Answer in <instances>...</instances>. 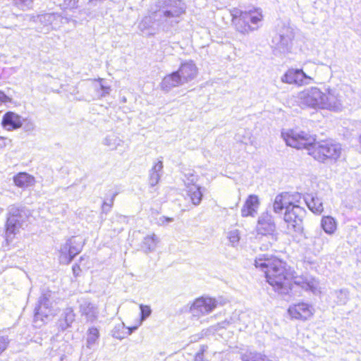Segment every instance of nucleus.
<instances>
[{
    "instance_id": "nucleus-48",
    "label": "nucleus",
    "mask_w": 361,
    "mask_h": 361,
    "mask_svg": "<svg viewBox=\"0 0 361 361\" xmlns=\"http://www.w3.org/2000/svg\"><path fill=\"white\" fill-rule=\"evenodd\" d=\"M8 142H11V140L6 137L0 136V147H5L8 145Z\"/></svg>"
},
{
    "instance_id": "nucleus-10",
    "label": "nucleus",
    "mask_w": 361,
    "mask_h": 361,
    "mask_svg": "<svg viewBox=\"0 0 361 361\" xmlns=\"http://www.w3.org/2000/svg\"><path fill=\"white\" fill-rule=\"evenodd\" d=\"M281 80L288 84L303 85L310 84L312 78L304 73L302 69H290L284 74Z\"/></svg>"
},
{
    "instance_id": "nucleus-42",
    "label": "nucleus",
    "mask_w": 361,
    "mask_h": 361,
    "mask_svg": "<svg viewBox=\"0 0 361 361\" xmlns=\"http://www.w3.org/2000/svg\"><path fill=\"white\" fill-rule=\"evenodd\" d=\"M116 193H114L111 198V204H108L106 202H104L102 207V214H108L112 207V205L114 204V198L116 196Z\"/></svg>"
},
{
    "instance_id": "nucleus-45",
    "label": "nucleus",
    "mask_w": 361,
    "mask_h": 361,
    "mask_svg": "<svg viewBox=\"0 0 361 361\" xmlns=\"http://www.w3.org/2000/svg\"><path fill=\"white\" fill-rule=\"evenodd\" d=\"M10 102L11 98L8 97L4 92L0 90V105Z\"/></svg>"
},
{
    "instance_id": "nucleus-18",
    "label": "nucleus",
    "mask_w": 361,
    "mask_h": 361,
    "mask_svg": "<svg viewBox=\"0 0 361 361\" xmlns=\"http://www.w3.org/2000/svg\"><path fill=\"white\" fill-rule=\"evenodd\" d=\"M259 206V197L255 195H250L241 209L242 216H255L257 213Z\"/></svg>"
},
{
    "instance_id": "nucleus-11",
    "label": "nucleus",
    "mask_w": 361,
    "mask_h": 361,
    "mask_svg": "<svg viewBox=\"0 0 361 361\" xmlns=\"http://www.w3.org/2000/svg\"><path fill=\"white\" fill-rule=\"evenodd\" d=\"M231 15L232 16L233 23L235 25V29L243 33L246 34L250 31H252L257 29V27H252L249 24L247 18H244L245 12L234 8L231 10Z\"/></svg>"
},
{
    "instance_id": "nucleus-25",
    "label": "nucleus",
    "mask_w": 361,
    "mask_h": 361,
    "mask_svg": "<svg viewBox=\"0 0 361 361\" xmlns=\"http://www.w3.org/2000/svg\"><path fill=\"white\" fill-rule=\"evenodd\" d=\"M163 161L161 160H159L157 163L154 164L153 167L149 171V184L150 186H155L159 181L161 172L163 170Z\"/></svg>"
},
{
    "instance_id": "nucleus-35",
    "label": "nucleus",
    "mask_w": 361,
    "mask_h": 361,
    "mask_svg": "<svg viewBox=\"0 0 361 361\" xmlns=\"http://www.w3.org/2000/svg\"><path fill=\"white\" fill-rule=\"evenodd\" d=\"M227 238H228L231 245L233 247H236L240 239V231L238 229H233L228 231Z\"/></svg>"
},
{
    "instance_id": "nucleus-36",
    "label": "nucleus",
    "mask_w": 361,
    "mask_h": 361,
    "mask_svg": "<svg viewBox=\"0 0 361 361\" xmlns=\"http://www.w3.org/2000/svg\"><path fill=\"white\" fill-rule=\"evenodd\" d=\"M81 247L80 245H75L73 240L71 239V249H70V255L71 257H68L66 262H71L73 259L80 252Z\"/></svg>"
},
{
    "instance_id": "nucleus-53",
    "label": "nucleus",
    "mask_w": 361,
    "mask_h": 361,
    "mask_svg": "<svg viewBox=\"0 0 361 361\" xmlns=\"http://www.w3.org/2000/svg\"><path fill=\"white\" fill-rule=\"evenodd\" d=\"M59 361H68V356L64 354L61 355Z\"/></svg>"
},
{
    "instance_id": "nucleus-44",
    "label": "nucleus",
    "mask_w": 361,
    "mask_h": 361,
    "mask_svg": "<svg viewBox=\"0 0 361 361\" xmlns=\"http://www.w3.org/2000/svg\"><path fill=\"white\" fill-rule=\"evenodd\" d=\"M99 81H100V89L102 90V93H101V96L102 97H105L106 96L107 94H109V92H110V87L109 86H106L104 85H103L102 83V79L99 78Z\"/></svg>"
},
{
    "instance_id": "nucleus-43",
    "label": "nucleus",
    "mask_w": 361,
    "mask_h": 361,
    "mask_svg": "<svg viewBox=\"0 0 361 361\" xmlns=\"http://www.w3.org/2000/svg\"><path fill=\"white\" fill-rule=\"evenodd\" d=\"M79 0H63V5L66 8H77Z\"/></svg>"
},
{
    "instance_id": "nucleus-40",
    "label": "nucleus",
    "mask_w": 361,
    "mask_h": 361,
    "mask_svg": "<svg viewBox=\"0 0 361 361\" xmlns=\"http://www.w3.org/2000/svg\"><path fill=\"white\" fill-rule=\"evenodd\" d=\"M14 1L22 10L30 8L32 4V0H14Z\"/></svg>"
},
{
    "instance_id": "nucleus-4",
    "label": "nucleus",
    "mask_w": 361,
    "mask_h": 361,
    "mask_svg": "<svg viewBox=\"0 0 361 361\" xmlns=\"http://www.w3.org/2000/svg\"><path fill=\"white\" fill-rule=\"evenodd\" d=\"M197 68L192 61L182 63L178 71L166 75L161 83V89L169 92L172 88L183 85L194 80L197 75Z\"/></svg>"
},
{
    "instance_id": "nucleus-23",
    "label": "nucleus",
    "mask_w": 361,
    "mask_h": 361,
    "mask_svg": "<svg viewBox=\"0 0 361 361\" xmlns=\"http://www.w3.org/2000/svg\"><path fill=\"white\" fill-rule=\"evenodd\" d=\"M202 190L204 189L200 185L188 186L186 190L187 195L190 197L194 206L200 204L203 197Z\"/></svg>"
},
{
    "instance_id": "nucleus-37",
    "label": "nucleus",
    "mask_w": 361,
    "mask_h": 361,
    "mask_svg": "<svg viewBox=\"0 0 361 361\" xmlns=\"http://www.w3.org/2000/svg\"><path fill=\"white\" fill-rule=\"evenodd\" d=\"M140 321L139 325L144 322L147 317H149L152 313V310L149 306L141 304L140 305Z\"/></svg>"
},
{
    "instance_id": "nucleus-26",
    "label": "nucleus",
    "mask_w": 361,
    "mask_h": 361,
    "mask_svg": "<svg viewBox=\"0 0 361 361\" xmlns=\"http://www.w3.org/2000/svg\"><path fill=\"white\" fill-rule=\"evenodd\" d=\"M304 201L308 208L314 213H321L324 209L321 199L317 196L307 195Z\"/></svg>"
},
{
    "instance_id": "nucleus-2",
    "label": "nucleus",
    "mask_w": 361,
    "mask_h": 361,
    "mask_svg": "<svg viewBox=\"0 0 361 361\" xmlns=\"http://www.w3.org/2000/svg\"><path fill=\"white\" fill-rule=\"evenodd\" d=\"M185 12V4L180 0H159L151 6L149 15L142 19L140 27L147 30L156 27L168 31L181 21Z\"/></svg>"
},
{
    "instance_id": "nucleus-15",
    "label": "nucleus",
    "mask_w": 361,
    "mask_h": 361,
    "mask_svg": "<svg viewBox=\"0 0 361 361\" xmlns=\"http://www.w3.org/2000/svg\"><path fill=\"white\" fill-rule=\"evenodd\" d=\"M313 308L307 303L301 302L293 305L288 308V313L292 318L305 320L312 315Z\"/></svg>"
},
{
    "instance_id": "nucleus-38",
    "label": "nucleus",
    "mask_w": 361,
    "mask_h": 361,
    "mask_svg": "<svg viewBox=\"0 0 361 361\" xmlns=\"http://www.w3.org/2000/svg\"><path fill=\"white\" fill-rule=\"evenodd\" d=\"M23 130L27 133H31L35 129V124L33 121L28 118H22V126Z\"/></svg>"
},
{
    "instance_id": "nucleus-20",
    "label": "nucleus",
    "mask_w": 361,
    "mask_h": 361,
    "mask_svg": "<svg viewBox=\"0 0 361 361\" xmlns=\"http://www.w3.org/2000/svg\"><path fill=\"white\" fill-rule=\"evenodd\" d=\"M293 282L295 285L301 287L305 290H310L313 293H315L318 288V282L314 278L305 276L295 277Z\"/></svg>"
},
{
    "instance_id": "nucleus-33",
    "label": "nucleus",
    "mask_w": 361,
    "mask_h": 361,
    "mask_svg": "<svg viewBox=\"0 0 361 361\" xmlns=\"http://www.w3.org/2000/svg\"><path fill=\"white\" fill-rule=\"evenodd\" d=\"M125 329L126 326L123 322L115 326L112 330V336L119 340L124 338L126 336V331H124Z\"/></svg>"
},
{
    "instance_id": "nucleus-54",
    "label": "nucleus",
    "mask_w": 361,
    "mask_h": 361,
    "mask_svg": "<svg viewBox=\"0 0 361 361\" xmlns=\"http://www.w3.org/2000/svg\"><path fill=\"white\" fill-rule=\"evenodd\" d=\"M67 345L64 343L61 346H60V351H63L65 348H67Z\"/></svg>"
},
{
    "instance_id": "nucleus-55",
    "label": "nucleus",
    "mask_w": 361,
    "mask_h": 361,
    "mask_svg": "<svg viewBox=\"0 0 361 361\" xmlns=\"http://www.w3.org/2000/svg\"><path fill=\"white\" fill-rule=\"evenodd\" d=\"M65 21L66 22H68V19L67 18H64Z\"/></svg>"
},
{
    "instance_id": "nucleus-31",
    "label": "nucleus",
    "mask_w": 361,
    "mask_h": 361,
    "mask_svg": "<svg viewBox=\"0 0 361 361\" xmlns=\"http://www.w3.org/2000/svg\"><path fill=\"white\" fill-rule=\"evenodd\" d=\"M244 12L245 15L244 18L247 19L249 24L251 23L252 25H257L262 20V15L261 12H259L258 11H249Z\"/></svg>"
},
{
    "instance_id": "nucleus-34",
    "label": "nucleus",
    "mask_w": 361,
    "mask_h": 361,
    "mask_svg": "<svg viewBox=\"0 0 361 361\" xmlns=\"http://www.w3.org/2000/svg\"><path fill=\"white\" fill-rule=\"evenodd\" d=\"M312 245L314 250L320 252L322 250L324 243L322 231H319L318 234L312 237Z\"/></svg>"
},
{
    "instance_id": "nucleus-46",
    "label": "nucleus",
    "mask_w": 361,
    "mask_h": 361,
    "mask_svg": "<svg viewBox=\"0 0 361 361\" xmlns=\"http://www.w3.org/2000/svg\"><path fill=\"white\" fill-rule=\"evenodd\" d=\"M56 17L61 18V16L58 15V14H54V13H47L42 16V18L44 20H47L48 21H51L53 19L56 18Z\"/></svg>"
},
{
    "instance_id": "nucleus-32",
    "label": "nucleus",
    "mask_w": 361,
    "mask_h": 361,
    "mask_svg": "<svg viewBox=\"0 0 361 361\" xmlns=\"http://www.w3.org/2000/svg\"><path fill=\"white\" fill-rule=\"evenodd\" d=\"M71 249V239L68 240L65 244L61 247L60 250V262L63 264H68L70 262H67L66 259L68 257H71L70 255Z\"/></svg>"
},
{
    "instance_id": "nucleus-28",
    "label": "nucleus",
    "mask_w": 361,
    "mask_h": 361,
    "mask_svg": "<svg viewBox=\"0 0 361 361\" xmlns=\"http://www.w3.org/2000/svg\"><path fill=\"white\" fill-rule=\"evenodd\" d=\"M321 227L326 233L333 234L336 229V222L330 216H323L321 220Z\"/></svg>"
},
{
    "instance_id": "nucleus-21",
    "label": "nucleus",
    "mask_w": 361,
    "mask_h": 361,
    "mask_svg": "<svg viewBox=\"0 0 361 361\" xmlns=\"http://www.w3.org/2000/svg\"><path fill=\"white\" fill-rule=\"evenodd\" d=\"M75 314L72 307H66L63 310L59 320V328L64 331L71 326L75 321Z\"/></svg>"
},
{
    "instance_id": "nucleus-51",
    "label": "nucleus",
    "mask_w": 361,
    "mask_h": 361,
    "mask_svg": "<svg viewBox=\"0 0 361 361\" xmlns=\"http://www.w3.org/2000/svg\"><path fill=\"white\" fill-rule=\"evenodd\" d=\"M240 133H238V134L235 135V140H236L237 141L241 142H243V143H244V144H245V145H247V142H248V141H250V137H248L247 140H246L245 138L244 140H241V139H240Z\"/></svg>"
},
{
    "instance_id": "nucleus-19",
    "label": "nucleus",
    "mask_w": 361,
    "mask_h": 361,
    "mask_svg": "<svg viewBox=\"0 0 361 361\" xmlns=\"http://www.w3.org/2000/svg\"><path fill=\"white\" fill-rule=\"evenodd\" d=\"M273 45L276 50L280 53H286L290 50L291 36L284 34H277L272 39Z\"/></svg>"
},
{
    "instance_id": "nucleus-24",
    "label": "nucleus",
    "mask_w": 361,
    "mask_h": 361,
    "mask_svg": "<svg viewBox=\"0 0 361 361\" xmlns=\"http://www.w3.org/2000/svg\"><path fill=\"white\" fill-rule=\"evenodd\" d=\"M159 243V238L157 235L152 233L147 235L143 238L141 247L145 253L152 252L156 250Z\"/></svg>"
},
{
    "instance_id": "nucleus-49",
    "label": "nucleus",
    "mask_w": 361,
    "mask_h": 361,
    "mask_svg": "<svg viewBox=\"0 0 361 361\" xmlns=\"http://www.w3.org/2000/svg\"><path fill=\"white\" fill-rule=\"evenodd\" d=\"M203 350H202L196 353L195 357V361H203Z\"/></svg>"
},
{
    "instance_id": "nucleus-41",
    "label": "nucleus",
    "mask_w": 361,
    "mask_h": 361,
    "mask_svg": "<svg viewBox=\"0 0 361 361\" xmlns=\"http://www.w3.org/2000/svg\"><path fill=\"white\" fill-rule=\"evenodd\" d=\"M9 342L8 336L0 334V355L7 348Z\"/></svg>"
},
{
    "instance_id": "nucleus-30",
    "label": "nucleus",
    "mask_w": 361,
    "mask_h": 361,
    "mask_svg": "<svg viewBox=\"0 0 361 361\" xmlns=\"http://www.w3.org/2000/svg\"><path fill=\"white\" fill-rule=\"evenodd\" d=\"M99 338V332L97 328L90 327L87 330L86 346L92 349L96 344Z\"/></svg>"
},
{
    "instance_id": "nucleus-50",
    "label": "nucleus",
    "mask_w": 361,
    "mask_h": 361,
    "mask_svg": "<svg viewBox=\"0 0 361 361\" xmlns=\"http://www.w3.org/2000/svg\"><path fill=\"white\" fill-rule=\"evenodd\" d=\"M72 269L73 274L75 276H78L79 275L80 271H81L80 267L78 264L73 265Z\"/></svg>"
},
{
    "instance_id": "nucleus-5",
    "label": "nucleus",
    "mask_w": 361,
    "mask_h": 361,
    "mask_svg": "<svg viewBox=\"0 0 361 361\" xmlns=\"http://www.w3.org/2000/svg\"><path fill=\"white\" fill-rule=\"evenodd\" d=\"M31 216L30 210L25 207L13 204L8 208V216L6 224V238L11 241L20 229L27 225Z\"/></svg>"
},
{
    "instance_id": "nucleus-52",
    "label": "nucleus",
    "mask_w": 361,
    "mask_h": 361,
    "mask_svg": "<svg viewBox=\"0 0 361 361\" xmlns=\"http://www.w3.org/2000/svg\"><path fill=\"white\" fill-rule=\"evenodd\" d=\"M140 325L131 326V327H127L128 331H126V336L130 335L133 331H135Z\"/></svg>"
},
{
    "instance_id": "nucleus-27",
    "label": "nucleus",
    "mask_w": 361,
    "mask_h": 361,
    "mask_svg": "<svg viewBox=\"0 0 361 361\" xmlns=\"http://www.w3.org/2000/svg\"><path fill=\"white\" fill-rule=\"evenodd\" d=\"M331 297L337 305H343L349 300V291L345 288L336 290L331 292Z\"/></svg>"
},
{
    "instance_id": "nucleus-8",
    "label": "nucleus",
    "mask_w": 361,
    "mask_h": 361,
    "mask_svg": "<svg viewBox=\"0 0 361 361\" xmlns=\"http://www.w3.org/2000/svg\"><path fill=\"white\" fill-rule=\"evenodd\" d=\"M218 305V301L211 297H200L196 298L190 307V312L192 317L200 318L201 317L212 312Z\"/></svg>"
},
{
    "instance_id": "nucleus-47",
    "label": "nucleus",
    "mask_w": 361,
    "mask_h": 361,
    "mask_svg": "<svg viewBox=\"0 0 361 361\" xmlns=\"http://www.w3.org/2000/svg\"><path fill=\"white\" fill-rule=\"evenodd\" d=\"M159 224L164 226L166 224L173 221V219L170 217L161 216L159 218Z\"/></svg>"
},
{
    "instance_id": "nucleus-13",
    "label": "nucleus",
    "mask_w": 361,
    "mask_h": 361,
    "mask_svg": "<svg viewBox=\"0 0 361 361\" xmlns=\"http://www.w3.org/2000/svg\"><path fill=\"white\" fill-rule=\"evenodd\" d=\"M298 198H301L300 194L295 193L290 195L288 192H283L276 196L273 209L275 213H281L283 209L293 203V200L298 201Z\"/></svg>"
},
{
    "instance_id": "nucleus-17",
    "label": "nucleus",
    "mask_w": 361,
    "mask_h": 361,
    "mask_svg": "<svg viewBox=\"0 0 361 361\" xmlns=\"http://www.w3.org/2000/svg\"><path fill=\"white\" fill-rule=\"evenodd\" d=\"M1 125L7 130L18 129L22 126V118L13 111H8L2 118Z\"/></svg>"
},
{
    "instance_id": "nucleus-6",
    "label": "nucleus",
    "mask_w": 361,
    "mask_h": 361,
    "mask_svg": "<svg viewBox=\"0 0 361 361\" xmlns=\"http://www.w3.org/2000/svg\"><path fill=\"white\" fill-rule=\"evenodd\" d=\"M51 296L49 290L42 293L35 309L33 325L35 327H41L52 314Z\"/></svg>"
},
{
    "instance_id": "nucleus-14",
    "label": "nucleus",
    "mask_w": 361,
    "mask_h": 361,
    "mask_svg": "<svg viewBox=\"0 0 361 361\" xmlns=\"http://www.w3.org/2000/svg\"><path fill=\"white\" fill-rule=\"evenodd\" d=\"M276 229L272 216L268 212H263L258 219L257 230L262 235L271 234Z\"/></svg>"
},
{
    "instance_id": "nucleus-16",
    "label": "nucleus",
    "mask_w": 361,
    "mask_h": 361,
    "mask_svg": "<svg viewBox=\"0 0 361 361\" xmlns=\"http://www.w3.org/2000/svg\"><path fill=\"white\" fill-rule=\"evenodd\" d=\"M322 109L331 111H341L343 106L341 97L334 90H328L325 92Z\"/></svg>"
},
{
    "instance_id": "nucleus-1",
    "label": "nucleus",
    "mask_w": 361,
    "mask_h": 361,
    "mask_svg": "<svg viewBox=\"0 0 361 361\" xmlns=\"http://www.w3.org/2000/svg\"><path fill=\"white\" fill-rule=\"evenodd\" d=\"M281 137L287 145L298 149H307L308 154L320 162L336 160L341 154V147L339 144L329 141L316 142L314 135L305 131L298 130L282 131Z\"/></svg>"
},
{
    "instance_id": "nucleus-7",
    "label": "nucleus",
    "mask_w": 361,
    "mask_h": 361,
    "mask_svg": "<svg viewBox=\"0 0 361 361\" xmlns=\"http://www.w3.org/2000/svg\"><path fill=\"white\" fill-rule=\"evenodd\" d=\"M300 200L298 198V201L293 200V203L287 207L284 214L285 221L297 232L302 228V219L306 213L303 207L296 204L300 202Z\"/></svg>"
},
{
    "instance_id": "nucleus-22",
    "label": "nucleus",
    "mask_w": 361,
    "mask_h": 361,
    "mask_svg": "<svg viewBox=\"0 0 361 361\" xmlns=\"http://www.w3.org/2000/svg\"><path fill=\"white\" fill-rule=\"evenodd\" d=\"M16 186L22 188L32 186L35 184V178L26 172H20L13 177Z\"/></svg>"
},
{
    "instance_id": "nucleus-9",
    "label": "nucleus",
    "mask_w": 361,
    "mask_h": 361,
    "mask_svg": "<svg viewBox=\"0 0 361 361\" xmlns=\"http://www.w3.org/2000/svg\"><path fill=\"white\" fill-rule=\"evenodd\" d=\"M325 92L316 87H312L300 92L298 99L301 104L314 109H322Z\"/></svg>"
},
{
    "instance_id": "nucleus-39",
    "label": "nucleus",
    "mask_w": 361,
    "mask_h": 361,
    "mask_svg": "<svg viewBox=\"0 0 361 361\" xmlns=\"http://www.w3.org/2000/svg\"><path fill=\"white\" fill-rule=\"evenodd\" d=\"M184 176H185L184 182H185V185L187 188H188V186H189V185H196L195 183L197 180V176L196 175L193 174L192 173L189 172L188 173H185L184 175Z\"/></svg>"
},
{
    "instance_id": "nucleus-29",
    "label": "nucleus",
    "mask_w": 361,
    "mask_h": 361,
    "mask_svg": "<svg viewBox=\"0 0 361 361\" xmlns=\"http://www.w3.org/2000/svg\"><path fill=\"white\" fill-rule=\"evenodd\" d=\"M102 143L109 149L115 150L123 143V141L118 135L111 134L106 136Z\"/></svg>"
},
{
    "instance_id": "nucleus-3",
    "label": "nucleus",
    "mask_w": 361,
    "mask_h": 361,
    "mask_svg": "<svg viewBox=\"0 0 361 361\" xmlns=\"http://www.w3.org/2000/svg\"><path fill=\"white\" fill-rule=\"evenodd\" d=\"M257 257L255 261L257 268L264 271L267 281L281 295H288L291 290L293 271L286 263L276 257Z\"/></svg>"
},
{
    "instance_id": "nucleus-12",
    "label": "nucleus",
    "mask_w": 361,
    "mask_h": 361,
    "mask_svg": "<svg viewBox=\"0 0 361 361\" xmlns=\"http://www.w3.org/2000/svg\"><path fill=\"white\" fill-rule=\"evenodd\" d=\"M79 304V312L82 317H85L87 322H94L99 314L98 307L87 298H80L78 300Z\"/></svg>"
}]
</instances>
